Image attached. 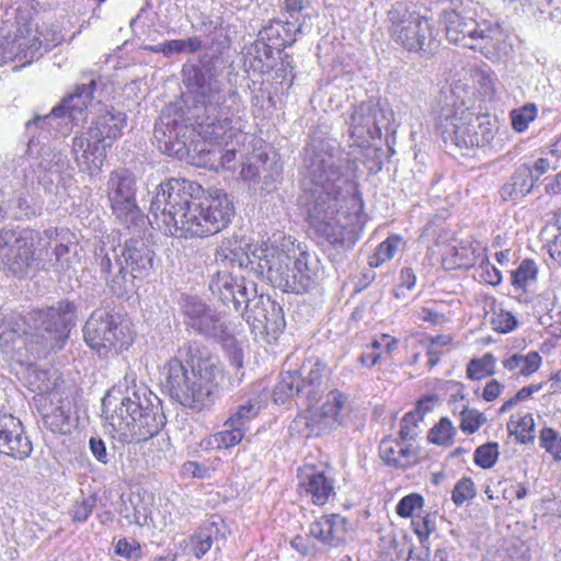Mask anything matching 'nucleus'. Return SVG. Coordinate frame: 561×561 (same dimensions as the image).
<instances>
[{"mask_svg":"<svg viewBox=\"0 0 561 561\" xmlns=\"http://www.w3.org/2000/svg\"><path fill=\"white\" fill-rule=\"evenodd\" d=\"M347 159L330 140H313L305 149L302 194L299 197L313 234L333 247L354 244L362 204L346 187L343 172Z\"/></svg>","mask_w":561,"mask_h":561,"instance_id":"f257e3e1","label":"nucleus"},{"mask_svg":"<svg viewBox=\"0 0 561 561\" xmlns=\"http://www.w3.org/2000/svg\"><path fill=\"white\" fill-rule=\"evenodd\" d=\"M219 59L204 56L182 68L183 83L195 99L193 118L204 141L196 152L197 164L230 170L236 160L234 139L242 137L243 102L237 90L226 89Z\"/></svg>","mask_w":561,"mask_h":561,"instance_id":"f03ea898","label":"nucleus"},{"mask_svg":"<svg viewBox=\"0 0 561 561\" xmlns=\"http://www.w3.org/2000/svg\"><path fill=\"white\" fill-rule=\"evenodd\" d=\"M150 213L170 236L204 238L226 228L234 208L222 191L215 190L205 196L197 182L173 178L157 187Z\"/></svg>","mask_w":561,"mask_h":561,"instance_id":"7ed1b4c3","label":"nucleus"},{"mask_svg":"<svg viewBox=\"0 0 561 561\" xmlns=\"http://www.w3.org/2000/svg\"><path fill=\"white\" fill-rule=\"evenodd\" d=\"M164 389L185 408L201 411L219 394L222 369L209 356H203L198 342L185 341L163 367Z\"/></svg>","mask_w":561,"mask_h":561,"instance_id":"20e7f679","label":"nucleus"},{"mask_svg":"<svg viewBox=\"0 0 561 561\" xmlns=\"http://www.w3.org/2000/svg\"><path fill=\"white\" fill-rule=\"evenodd\" d=\"M257 259L254 273L267 279L274 287L287 293L301 294L308 291L318 279L321 263L316 254L295 249L284 250L275 245L261 249L253 253Z\"/></svg>","mask_w":561,"mask_h":561,"instance_id":"39448f33","label":"nucleus"},{"mask_svg":"<svg viewBox=\"0 0 561 561\" xmlns=\"http://www.w3.org/2000/svg\"><path fill=\"white\" fill-rule=\"evenodd\" d=\"M154 253L140 239H129L118 248L103 241L95 251L101 277L110 291L122 298L135 289V278L147 276L153 265Z\"/></svg>","mask_w":561,"mask_h":561,"instance_id":"423d86ee","label":"nucleus"},{"mask_svg":"<svg viewBox=\"0 0 561 561\" xmlns=\"http://www.w3.org/2000/svg\"><path fill=\"white\" fill-rule=\"evenodd\" d=\"M180 309L186 328L206 340L220 343L234 371L229 376L232 387L239 386L244 377L243 353L221 312L207 305L198 296H182Z\"/></svg>","mask_w":561,"mask_h":561,"instance_id":"0eeeda50","label":"nucleus"},{"mask_svg":"<svg viewBox=\"0 0 561 561\" xmlns=\"http://www.w3.org/2000/svg\"><path fill=\"white\" fill-rule=\"evenodd\" d=\"M127 115L115 108L99 113L91 126L72 139L71 152L80 171L98 174L106 158V150L122 136Z\"/></svg>","mask_w":561,"mask_h":561,"instance_id":"6e6552de","label":"nucleus"},{"mask_svg":"<svg viewBox=\"0 0 561 561\" xmlns=\"http://www.w3.org/2000/svg\"><path fill=\"white\" fill-rule=\"evenodd\" d=\"M216 264L221 267L209 282V290L217 296L224 305H232L236 311L247 309L251 298L256 296V286L252 282H247L243 275L238 276L228 271V267H238L239 270L249 266H256L257 259L251 260L242 247H231V242L222 243L216 253Z\"/></svg>","mask_w":561,"mask_h":561,"instance_id":"1a4fd4ad","label":"nucleus"},{"mask_svg":"<svg viewBox=\"0 0 561 561\" xmlns=\"http://www.w3.org/2000/svg\"><path fill=\"white\" fill-rule=\"evenodd\" d=\"M436 128L445 142L450 141L459 148L483 147L495 135L489 116H477L463 103L443 107Z\"/></svg>","mask_w":561,"mask_h":561,"instance_id":"9d476101","label":"nucleus"},{"mask_svg":"<svg viewBox=\"0 0 561 561\" xmlns=\"http://www.w3.org/2000/svg\"><path fill=\"white\" fill-rule=\"evenodd\" d=\"M391 39L409 51H431L436 47L432 22L412 2L397 1L387 14Z\"/></svg>","mask_w":561,"mask_h":561,"instance_id":"9b49d317","label":"nucleus"},{"mask_svg":"<svg viewBox=\"0 0 561 561\" xmlns=\"http://www.w3.org/2000/svg\"><path fill=\"white\" fill-rule=\"evenodd\" d=\"M195 101V99L193 98ZM195 104L191 111V116L185 117L184 113L175 107L169 106L161 112L153 129V138L158 149L170 157L184 159L192 157L197 152L199 144L188 142L193 131H196L193 113Z\"/></svg>","mask_w":561,"mask_h":561,"instance_id":"f8f14e48","label":"nucleus"},{"mask_svg":"<svg viewBox=\"0 0 561 561\" xmlns=\"http://www.w3.org/2000/svg\"><path fill=\"white\" fill-rule=\"evenodd\" d=\"M84 342L100 356L118 354L133 341L130 331L118 317L104 308L95 309L83 327Z\"/></svg>","mask_w":561,"mask_h":561,"instance_id":"ddd939ff","label":"nucleus"},{"mask_svg":"<svg viewBox=\"0 0 561 561\" xmlns=\"http://www.w3.org/2000/svg\"><path fill=\"white\" fill-rule=\"evenodd\" d=\"M323 375L324 366L319 362H309L298 370L282 373L273 390L275 403L283 404L289 398L297 397L311 405L322 393Z\"/></svg>","mask_w":561,"mask_h":561,"instance_id":"4468645a","label":"nucleus"},{"mask_svg":"<svg viewBox=\"0 0 561 561\" xmlns=\"http://www.w3.org/2000/svg\"><path fill=\"white\" fill-rule=\"evenodd\" d=\"M137 181L127 169L111 172L106 183V194L113 214L126 227L145 224L144 214L136 203Z\"/></svg>","mask_w":561,"mask_h":561,"instance_id":"2eb2a0df","label":"nucleus"},{"mask_svg":"<svg viewBox=\"0 0 561 561\" xmlns=\"http://www.w3.org/2000/svg\"><path fill=\"white\" fill-rule=\"evenodd\" d=\"M42 237L35 230L0 229V262L14 275H23L35 260V243Z\"/></svg>","mask_w":561,"mask_h":561,"instance_id":"dca6fc26","label":"nucleus"},{"mask_svg":"<svg viewBox=\"0 0 561 561\" xmlns=\"http://www.w3.org/2000/svg\"><path fill=\"white\" fill-rule=\"evenodd\" d=\"M139 402L135 403L134 387L127 388L126 393L110 390L102 399V412L108 426L112 428L113 436L122 444H131L136 436H139L135 428V417L133 413L138 408L141 409Z\"/></svg>","mask_w":561,"mask_h":561,"instance_id":"f3484780","label":"nucleus"},{"mask_svg":"<svg viewBox=\"0 0 561 561\" xmlns=\"http://www.w3.org/2000/svg\"><path fill=\"white\" fill-rule=\"evenodd\" d=\"M35 328L48 334L46 345L50 350H60L69 339L77 322V306L69 300H59L46 309L31 313Z\"/></svg>","mask_w":561,"mask_h":561,"instance_id":"a211bd4d","label":"nucleus"},{"mask_svg":"<svg viewBox=\"0 0 561 561\" xmlns=\"http://www.w3.org/2000/svg\"><path fill=\"white\" fill-rule=\"evenodd\" d=\"M446 37L449 42L461 45L484 55L491 53L494 47L493 31L489 27L481 28L473 19H466L456 10L444 11Z\"/></svg>","mask_w":561,"mask_h":561,"instance_id":"6ab92c4d","label":"nucleus"},{"mask_svg":"<svg viewBox=\"0 0 561 561\" xmlns=\"http://www.w3.org/2000/svg\"><path fill=\"white\" fill-rule=\"evenodd\" d=\"M134 399L135 403H140L141 410L138 408L133 413L136 434H139L133 443H141L159 434L165 424V416L159 398L146 386H134Z\"/></svg>","mask_w":561,"mask_h":561,"instance_id":"aec40b11","label":"nucleus"},{"mask_svg":"<svg viewBox=\"0 0 561 561\" xmlns=\"http://www.w3.org/2000/svg\"><path fill=\"white\" fill-rule=\"evenodd\" d=\"M94 90V79H91L88 83L77 85L71 94L62 99L60 105L55 106L48 115L36 116L34 121L27 122L26 128L31 129L39 123H42V127L44 125L50 127L57 118L69 119L78 124L85 117V111L92 102Z\"/></svg>","mask_w":561,"mask_h":561,"instance_id":"412c9836","label":"nucleus"},{"mask_svg":"<svg viewBox=\"0 0 561 561\" xmlns=\"http://www.w3.org/2000/svg\"><path fill=\"white\" fill-rule=\"evenodd\" d=\"M387 122L379 103L369 99L353 107L347 122L348 134L356 142L380 138L381 128Z\"/></svg>","mask_w":561,"mask_h":561,"instance_id":"4be33fe9","label":"nucleus"},{"mask_svg":"<svg viewBox=\"0 0 561 561\" xmlns=\"http://www.w3.org/2000/svg\"><path fill=\"white\" fill-rule=\"evenodd\" d=\"M32 451V442L25 435L21 421L13 415H1L0 453L16 460H25Z\"/></svg>","mask_w":561,"mask_h":561,"instance_id":"5701e85b","label":"nucleus"},{"mask_svg":"<svg viewBox=\"0 0 561 561\" xmlns=\"http://www.w3.org/2000/svg\"><path fill=\"white\" fill-rule=\"evenodd\" d=\"M301 33V25L295 27L289 22L272 21L259 32V39L253 44V50L263 51L266 58H272L273 49L282 51L296 42V34Z\"/></svg>","mask_w":561,"mask_h":561,"instance_id":"b1692460","label":"nucleus"},{"mask_svg":"<svg viewBox=\"0 0 561 561\" xmlns=\"http://www.w3.org/2000/svg\"><path fill=\"white\" fill-rule=\"evenodd\" d=\"M298 492L311 500L314 505H324L335 495L334 479L313 467H306L298 474Z\"/></svg>","mask_w":561,"mask_h":561,"instance_id":"393cba45","label":"nucleus"},{"mask_svg":"<svg viewBox=\"0 0 561 561\" xmlns=\"http://www.w3.org/2000/svg\"><path fill=\"white\" fill-rule=\"evenodd\" d=\"M49 409L42 410L43 422L53 433L68 434L72 428V403L68 398H61L57 392L50 394Z\"/></svg>","mask_w":561,"mask_h":561,"instance_id":"a878e982","label":"nucleus"},{"mask_svg":"<svg viewBox=\"0 0 561 561\" xmlns=\"http://www.w3.org/2000/svg\"><path fill=\"white\" fill-rule=\"evenodd\" d=\"M309 536L329 547H339L345 541L346 519L339 514L322 516L310 525Z\"/></svg>","mask_w":561,"mask_h":561,"instance_id":"bb28decb","label":"nucleus"},{"mask_svg":"<svg viewBox=\"0 0 561 561\" xmlns=\"http://www.w3.org/2000/svg\"><path fill=\"white\" fill-rule=\"evenodd\" d=\"M27 13L19 9L15 15L14 31H9L7 35L0 37V64L19 61L25 66L21 44L18 42L23 38V32H27Z\"/></svg>","mask_w":561,"mask_h":561,"instance_id":"cd10ccee","label":"nucleus"},{"mask_svg":"<svg viewBox=\"0 0 561 561\" xmlns=\"http://www.w3.org/2000/svg\"><path fill=\"white\" fill-rule=\"evenodd\" d=\"M382 461L397 469H405L419 462V455L410 444L396 439H382L379 445Z\"/></svg>","mask_w":561,"mask_h":561,"instance_id":"c85d7f7f","label":"nucleus"},{"mask_svg":"<svg viewBox=\"0 0 561 561\" xmlns=\"http://www.w3.org/2000/svg\"><path fill=\"white\" fill-rule=\"evenodd\" d=\"M23 12L27 13V32H23V38H21L18 44H21L23 57L26 58L24 59V64L30 65L38 59L43 55V51H47L51 45L49 39L39 32L38 24L32 18L31 11L23 10Z\"/></svg>","mask_w":561,"mask_h":561,"instance_id":"c756f323","label":"nucleus"},{"mask_svg":"<svg viewBox=\"0 0 561 561\" xmlns=\"http://www.w3.org/2000/svg\"><path fill=\"white\" fill-rule=\"evenodd\" d=\"M536 181L531 169L523 164L501 186L500 196L504 202H516L531 192Z\"/></svg>","mask_w":561,"mask_h":561,"instance_id":"7c9ffc66","label":"nucleus"},{"mask_svg":"<svg viewBox=\"0 0 561 561\" xmlns=\"http://www.w3.org/2000/svg\"><path fill=\"white\" fill-rule=\"evenodd\" d=\"M352 411L351 403L346 394L339 390H331L327 396V401L321 408V416L325 426L342 425Z\"/></svg>","mask_w":561,"mask_h":561,"instance_id":"2f4dec72","label":"nucleus"},{"mask_svg":"<svg viewBox=\"0 0 561 561\" xmlns=\"http://www.w3.org/2000/svg\"><path fill=\"white\" fill-rule=\"evenodd\" d=\"M261 305L254 319L262 325L267 335L276 339L286 327L283 309L270 299L266 302H261Z\"/></svg>","mask_w":561,"mask_h":561,"instance_id":"473e14b6","label":"nucleus"},{"mask_svg":"<svg viewBox=\"0 0 561 561\" xmlns=\"http://www.w3.org/2000/svg\"><path fill=\"white\" fill-rule=\"evenodd\" d=\"M27 334L25 320L22 316L11 317L0 325V346L7 354H13Z\"/></svg>","mask_w":561,"mask_h":561,"instance_id":"72a5a7b5","label":"nucleus"},{"mask_svg":"<svg viewBox=\"0 0 561 561\" xmlns=\"http://www.w3.org/2000/svg\"><path fill=\"white\" fill-rule=\"evenodd\" d=\"M219 524L215 519L207 520L191 537V548L196 558H202L211 548L213 541L219 539Z\"/></svg>","mask_w":561,"mask_h":561,"instance_id":"f704fd0d","label":"nucleus"},{"mask_svg":"<svg viewBox=\"0 0 561 561\" xmlns=\"http://www.w3.org/2000/svg\"><path fill=\"white\" fill-rule=\"evenodd\" d=\"M542 357L535 351L527 354L514 353L502 360L503 367L508 371H517L518 375L528 377L541 366Z\"/></svg>","mask_w":561,"mask_h":561,"instance_id":"c9c22d12","label":"nucleus"},{"mask_svg":"<svg viewBox=\"0 0 561 561\" xmlns=\"http://www.w3.org/2000/svg\"><path fill=\"white\" fill-rule=\"evenodd\" d=\"M443 262L448 268H468L476 264L477 251L470 243L460 242L447 250Z\"/></svg>","mask_w":561,"mask_h":561,"instance_id":"e433bc0d","label":"nucleus"},{"mask_svg":"<svg viewBox=\"0 0 561 561\" xmlns=\"http://www.w3.org/2000/svg\"><path fill=\"white\" fill-rule=\"evenodd\" d=\"M457 433L448 417H442L428 432L427 439L430 443L438 446H450Z\"/></svg>","mask_w":561,"mask_h":561,"instance_id":"4c0bfd02","label":"nucleus"},{"mask_svg":"<svg viewBox=\"0 0 561 561\" xmlns=\"http://www.w3.org/2000/svg\"><path fill=\"white\" fill-rule=\"evenodd\" d=\"M259 411L260 407L256 402L248 401L237 408V410L225 422L224 426L241 427L245 433L249 423L256 417Z\"/></svg>","mask_w":561,"mask_h":561,"instance_id":"58836bf2","label":"nucleus"},{"mask_svg":"<svg viewBox=\"0 0 561 561\" xmlns=\"http://www.w3.org/2000/svg\"><path fill=\"white\" fill-rule=\"evenodd\" d=\"M226 428L214 434L209 437L208 444L211 445L213 448L217 449H227L234 447L240 444L244 437V432L241 427L236 426H225Z\"/></svg>","mask_w":561,"mask_h":561,"instance_id":"ea45409f","label":"nucleus"},{"mask_svg":"<svg viewBox=\"0 0 561 561\" xmlns=\"http://www.w3.org/2000/svg\"><path fill=\"white\" fill-rule=\"evenodd\" d=\"M495 357L491 353L484 354L481 358H472L467 365V376L472 380H480L485 376L494 374Z\"/></svg>","mask_w":561,"mask_h":561,"instance_id":"a19ab883","label":"nucleus"},{"mask_svg":"<svg viewBox=\"0 0 561 561\" xmlns=\"http://www.w3.org/2000/svg\"><path fill=\"white\" fill-rule=\"evenodd\" d=\"M401 244L402 238L400 236L393 234L388 237L377 247L375 254L369 260V265L377 267L391 260Z\"/></svg>","mask_w":561,"mask_h":561,"instance_id":"79ce46f5","label":"nucleus"},{"mask_svg":"<svg viewBox=\"0 0 561 561\" xmlns=\"http://www.w3.org/2000/svg\"><path fill=\"white\" fill-rule=\"evenodd\" d=\"M39 168L61 175L69 169V159L60 150L51 149L42 157Z\"/></svg>","mask_w":561,"mask_h":561,"instance_id":"37998d69","label":"nucleus"},{"mask_svg":"<svg viewBox=\"0 0 561 561\" xmlns=\"http://www.w3.org/2000/svg\"><path fill=\"white\" fill-rule=\"evenodd\" d=\"M485 422H486V417L484 416L483 413L479 412L476 409H470L467 405H465L462 408V411L460 412L459 427L463 433L473 434Z\"/></svg>","mask_w":561,"mask_h":561,"instance_id":"c03bdc74","label":"nucleus"},{"mask_svg":"<svg viewBox=\"0 0 561 561\" xmlns=\"http://www.w3.org/2000/svg\"><path fill=\"white\" fill-rule=\"evenodd\" d=\"M537 107L535 104L528 103L520 108L511 112L512 127L518 133L527 129L530 122L537 116Z\"/></svg>","mask_w":561,"mask_h":561,"instance_id":"a18cd8bd","label":"nucleus"},{"mask_svg":"<svg viewBox=\"0 0 561 561\" xmlns=\"http://www.w3.org/2000/svg\"><path fill=\"white\" fill-rule=\"evenodd\" d=\"M499 455L497 443H485L476 449L473 460L480 468L490 469L495 465Z\"/></svg>","mask_w":561,"mask_h":561,"instance_id":"49530a36","label":"nucleus"},{"mask_svg":"<svg viewBox=\"0 0 561 561\" xmlns=\"http://www.w3.org/2000/svg\"><path fill=\"white\" fill-rule=\"evenodd\" d=\"M537 272V266L533 260L522 261L519 266L512 272V285L517 288H525L529 280L536 278Z\"/></svg>","mask_w":561,"mask_h":561,"instance_id":"de8ad7c7","label":"nucleus"},{"mask_svg":"<svg viewBox=\"0 0 561 561\" xmlns=\"http://www.w3.org/2000/svg\"><path fill=\"white\" fill-rule=\"evenodd\" d=\"M540 446L557 461H561V436L550 427H545L540 433Z\"/></svg>","mask_w":561,"mask_h":561,"instance_id":"09e8293b","label":"nucleus"},{"mask_svg":"<svg viewBox=\"0 0 561 561\" xmlns=\"http://www.w3.org/2000/svg\"><path fill=\"white\" fill-rule=\"evenodd\" d=\"M476 496V486L470 478L460 479L454 486L451 500L457 506L463 505Z\"/></svg>","mask_w":561,"mask_h":561,"instance_id":"8fccbe9b","label":"nucleus"},{"mask_svg":"<svg viewBox=\"0 0 561 561\" xmlns=\"http://www.w3.org/2000/svg\"><path fill=\"white\" fill-rule=\"evenodd\" d=\"M424 503V499L417 493H411L403 496L397 504V514L401 517H411L416 508H421Z\"/></svg>","mask_w":561,"mask_h":561,"instance_id":"3c124183","label":"nucleus"},{"mask_svg":"<svg viewBox=\"0 0 561 561\" xmlns=\"http://www.w3.org/2000/svg\"><path fill=\"white\" fill-rule=\"evenodd\" d=\"M417 413L409 412L401 420V428L399 432L400 440L407 443L409 440H414L417 437L419 433L416 431L417 422Z\"/></svg>","mask_w":561,"mask_h":561,"instance_id":"603ef678","label":"nucleus"},{"mask_svg":"<svg viewBox=\"0 0 561 561\" xmlns=\"http://www.w3.org/2000/svg\"><path fill=\"white\" fill-rule=\"evenodd\" d=\"M95 505L96 499L92 495L84 497L81 502H77L71 511L72 520L79 523L85 522L92 514Z\"/></svg>","mask_w":561,"mask_h":561,"instance_id":"864d4df0","label":"nucleus"},{"mask_svg":"<svg viewBox=\"0 0 561 561\" xmlns=\"http://www.w3.org/2000/svg\"><path fill=\"white\" fill-rule=\"evenodd\" d=\"M541 388H542V383L529 385V386L523 387L522 389H519L517 391V393L513 398L508 399L507 401H505L503 403V405L500 409V413H505V412L510 411L518 402L528 399L529 397H531L533 393L539 391Z\"/></svg>","mask_w":561,"mask_h":561,"instance_id":"5fc2aeb1","label":"nucleus"},{"mask_svg":"<svg viewBox=\"0 0 561 561\" xmlns=\"http://www.w3.org/2000/svg\"><path fill=\"white\" fill-rule=\"evenodd\" d=\"M413 526L421 543H424L428 539V536L435 530L434 518L428 514L414 519Z\"/></svg>","mask_w":561,"mask_h":561,"instance_id":"6e6d98bb","label":"nucleus"},{"mask_svg":"<svg viewBox=\"0 0 561 561\" xmlns=\"http://www.w3.org/2000/svg\"><path fill=\"white\" fill-rule=\"evenodd\" d=\"M115 552L126 559L137 560L141 558V547L135 540L119 539L116 543Z\"/></svg>","mask_w":561,"mask_h":561,"instance_id":"4d7b16f0","label":"nucleus"},{"mask_svg":"<svg viewBox=\"0 0 561 561\" xmlns=\"http://www.w3.org/2000/svg\"><path fill=\"white\" fill-rule=\"evenodd\" d=\"M202 31L204 33H208V34L214 33L215 35H218L219 37H222V39L218 41L220 48L224 49V48L229 47L230 41H229L228 36L224 34V30L220 26L218 21H213L208 16H203V30Z\"/></svg>","mask_w":561,"mask_h":561,"instance_id":"13d9d810","label":"nucleus"},{"mask_svg":"<svg viewBox=\"0 0 561 561\" xmlns=\"http://www.w3.org/2000/svg\"><path fill=\"white\" fill-rule=\"evenodd\" d=\"M492 323L497 331L506 333L516 328L517 320L511 312L502 310L493 318Z\"/></svg>","mask_w":561,"mask_h":561,"instance_id":"bf43d9fd","label":"nucleus"},{"mask_svg":"<svg viewBox=\"0 0 561 561\" xmlns=\"http://www.w3.org/2000/svg\"><path fill=\"white\" fill-rule=\"evenodd\" d=\"M252 48H253V45L248 49L245 64L249 62V67L252 68L253 70L264 72L265 70H267L271 67L268 64L265 62L270 58H266L263 55L262 50L260 53H256Z\"/></svg>","mask_w":561,"mask_h":561,"instance_id":"052dcab7","label":"nucleus"},{"mask_svg":"<svg viewBox=\"0 0 561 561\" xmlns=\"http://www.w3.org/2000/svg\"><path fill=\"white\" fill-rule=\"evenodd\" d=\"M474 79L480 87V92L483 95L491 98L494 94V80L491 73L484 70H479L474 73Z\"/></svg>","mask_w":561,"mask_h":561,"instance_id":"680f3d73","label":"nucleus"},{"mask_svg":"<svg viewBox=\"0 0 561 561\" xmlns=\"http://www.w3.org/2000/svg\"><path fill=\"white\" fill-rule=\"evenodd\" d=\"M89 447L92 455L95 457L98 461L103 465L108 463V455L106 451L105 443L99 437H91L89 440Z\"/></svg>","mask_w":561,"mask_h":561,"instance_id":"e2e57ef3","label":"nucleus"},{"mask_svg":"<svg viewBox=\"0 0 561 561\" xmlns=\"http://www.w3.org/2000/svg\"><path fill=\"white\" fill-rule=\"evenodd\" d=\"M182 469L185 474L198 479H205L210 476L209 469L205 465L198 463L196 461H186Z\"/></svg>","mask_w":561,"mask_h":561,"instance_id":"0e129e2a","label":"nucleus"},{"mask_svg":"<svg viewBox=\"0 0 561 561\" xmlns=\"http://www.w3.org/2000/svg\"><path fill=\"white\" fill-rule=\"evenodd\" d=\"M37 182L41 184L45 191L51 192L53 186L60 176L58 173H50V171H47L45 169L39 168V164L37 165V169L35 170Z\"/></svg>","mask_w":561,"mask_h":561,"instance_id":"69168bd1","label":"nucleus"},{"mask_svg":"<svg viewBox=\"0 0 561 561\" xmlns=\"http://www.w3.org/2000/svg\"><path fill=\"white\" fill-rule=\"evenodd\" d=\"M290 543H291V547L295 550H297L301 556H309L313 550V547L310 543L309 537H304V536L298 535L291 540Z\"/></svg>","mask_w":561,"mask_h":561,"instance_id":"338daca9","label":"nucleus"},{"mask_svg":"<svg viewBox=\"0 0 561 561\" xmlns=\"http://www.w3.org/2000/svg\"><path fill=\"white\" fill-rule=\"evenodd\" d=\"M502 389H503V386L497 380L492 379L491 381H489L485 385L483 392H482V398L485 401L491 402L500 396Z\"/></svg>","mask_w":561,"mask_h":561,"instance_id":"774afa93","label":"nucleus"}]
</instances>
